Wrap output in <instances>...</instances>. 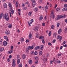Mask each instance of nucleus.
Returning a JSON list of instances; mask_svg holds the SVG:
<instances>
[{
  "mask_svg": "<svg viewBox=\"0 0 67 67\" xmlns=\"http://www.w3.org/2000/svg\"><path fill=\"white\" fill-rule=\"evenodd\" d=\"M57 63H58V64L60 63V61H58L57 62Z\"/></svg>",
  "mask_w": 67,
  "mask_h": 67,
  "instance_id": "obj_54",
  "label": "nucleus"
},
{
  "mask_svg": "<svg viewBox=\"0 0 67 67\" xmlns=\"http://www.w3.org/2000/svg\"><path fill=\"white\" fill-rule=\"evenodd\" d=\"M43 16L42 15L40 16V21H41L43 20Z\"/></svg>",
  "mask_w": 67,
  "mask_h": 67,
  "instance_id": "obj_11",
  "label": "nucleus"
},
{
  "mask_svg": "<svg viewBox=\"0 0 67 67\" xmlns=\"http://www.w3.org/2000/svg\"><path fill=\"white\" fill-rule=\"evenodd\" d=\"M31 49V46H29L28 47V49L29 50H30Z\"/></svg>",
  "mask_w": 67,
  "mask_h": 67,
  "instance_id": "obj_36",
  "label": "nucleus"
},
{
  "mask_svg": "<svg viewBox=\"0 0 67 67\" xmlns=\"http://www.w3.org/2000/svg\"><path fill=\"white\" fill-rule=\"evenodd\" d=\"M26 9V7H25L23 8V10H25Z\"/></svg>",
  "mask_w": 67,
  "mask_h": 67,
  "instance_id": "obj_55",
  "label": "nucleus"
},
{
  "mask_svg": "<svg viewBox=\"0 0 67 67\" xmlns=\"http://www.w3.org/2000/svg\"><path fill=\"white\" fill-rule=\"evenodd\" d=\"M65 22L66 23H67V19H65Z\"/></svg>",
  "mask_w": 67,
  "mask_h": 67,
  "instance_id": "obj_64",
  "label": "nucleus"
},
{
  "mask_svg": "<svg viewBox=\"0 0 67 67\" xmlns=\"http://www.w3.org/2000/svg\"><path fill=\"white\" fill-rule=\"evenodd\" d=\"M11 4L10 3L9 4V7H11Z\"/></svg>",
  "mask_w": 67,
  "mask_h": 67,
  "instance_id": "obj_60",
  "label": "nucleus"
},
{
  "mask_svg": "<svg viewBox=\"0 0 67 67\" xmlns=\"http://www.w3.org/2000/svg\"><path fill=\"white\" fill-rule=\"evenodd\" d=\"M65 32H67V28H66L65 29Z\"/></svg>",
  "mask_w": 67,
  "mask_h": 67,
  "instance_id": "obj_59",
  "label": "nucleus"
},
{
  "mask_svg": "<svg viewBox=\"0 0 67 67\" xmlns=\"http://www.w3.org/2000/svg\"><path fill=\"white\" fill-rule=\"evenodd\" d=\"M17 32H18V33H20V30H19V29H18L17 30Z\"/></svg>",
  "mask_w": 67,
  "mask_h": 67,
  "instance_id": "obj_61",
  "label": "nucleus"
},
{
  "mask_svg": "<svg viewBox=\"0 0 67 67\" xmlns=\"http://www.w3.org/2000/svg\"><path fill=\"white\" fill-rule=\"evenodd\" d=\"M20 59H18L17 60V64L18 65L20 64Z\"/></svg>",
  "mask_w": 67,
  "mask_h": 67,
  "instance_id": "obj_20",
  "label": "nucleus"
},
{
  "mask_svg": "<svg viewBox=\"0 0 67 67\" xmlns=\"http://www.w3.org/2000/svg\"><path fill=\"white\" fill-rule=\"evenodd\" d=\"M29 37L30 39H31L32 38V34H29Z\"/></svg>",
  "mask_w": 67,
  "mask_h": 67,
  "instance_id": "obj_21",
  "label": "nucleus"
},
{
  "mask_svg": "<svg viewBox=\"0 0 67 67\" xmlns=\"http://www.w3.org/2000/svg\"><path fill=\"white\" fill-rule=\"evenodd\" d=\"M59 24H59V23H58L57 24V27H59Z\"/></svg>",
  "mask_w": 67,
  "mask_h": 67,
  "instance_id": "obj_34",
  "label": "nucleus"
},
{
  "mask_svg": "<svg viewBox=\"0 0 67 67\" xmlns=\"http://www.w3.org/2000/svg\"><path fill=\"white\" fill-rule=\"evenodd\" d=\"M19 67H22V64L21 63H20L19 64Z\"/></svg>",
  "mask_w": 67,
  "mask_h": 67,
  "instance_id": "obj_32",
  "label": "nucleus"
},
{
  "mask_svg": "<svg viewBox=\"0 0 67 67\" xmlns=\"http://www.w3.org/2000/svg\"><path fill=\"white\" fill-rule=\"evenodd\" d=\"M13 51L12 50H10L9 52H8V54H11L12 53H13Z\"/></svg>",
  "mask_w": 67,
  "mask_h": 67,
  "instance_id": "obj_17",
  "label": "nucleus"
},
{
  "mask_svg": "<svg viewBox=\"0 0 67 67\" xmlns=\"http://www.w3.org/2000/svg\"><path fill=\"white\" fill-rule=\"evenodd\" d=\"M22 57L23 59H25V58H26V56H25V54H23Z\"/></svg>",
  "mask_w": 67,
  "mask_h": 67,
  "instance_id": "obj_13",
  "label": "nucleus"
},
{
  "mask_svg": "<svg viewBox=\"0 0 67 67\" xmlns=\"http://www.w3.org/2000/svg\"><path fill=\"white\" fill-rule=\"evenodd\" d=\"M5 34L6 35H9L10 34V31L8 30H7L5 32Z\"/></svg>",
  "mask_w": 67,
  "mask_h": 67,
  "instance_id": "obj_9",
  "label": "nucleus"
},
{
  "mask_svg": "<svg viewBox=\"0 0 67 67\" xmlns=\"http://www.w3.org/2000/svg\"><path fill=\"white\" fill-rule=\"evenodd\" d=\"M66 17V16L65 15H58L57 17V20H58V19H59L60 18H62V19H63V18H65V17Z\"/></svg>",
  "mask_w": 67,
  "mask_h": 67,
  "instance_id": "obj_2",
  "label": "nucleus"
},
{
  "mask_svg": "<svg viewBox=\"0 0 67 67\" xmlns=\"http://www.w3.org/2000/svg\"><path fill=\"white\" fill-rule=\"evenodd\" d=\"M38 62V60H36V61L35 62V64H37Z\"/></svg>",
  "mask_w": 67,
  "mask_h": 67,
  "instance_id": "obj_46",
  "label": "nucleus"
},
{
  "mask_svg": "<svg viewBox=\"0 0 67 67\" xmlns=\"http://www.w3.org/2000/svg\"><path fill=\"white\" fill-rule=\"evenodd\" d=\"M42 51H40L39 52V54L40 55H42Z\"/></svg>",
  "mask_w": 67,
  "mask_h": 67,
  "instance_id": "obj_29",
  "label": "nucleus"
},
{
  "mask_svg": "<svg viewBox=\"0 0 67 67\" xmlns=\"http://www.w3.org/2000/svg\"><path fill=\"white\" fill-rule=\"evenodd\" d=\"M9 58H10V59L11 58H12V55H10L9 56Z\"/></svg>",
  "mask_w": 67,
  "mask_h": 67,
  "instance_id": "obj_48",
  "label": "nucleus"
},
{
  "mask_svg": "<svg viewBox=\"0 0 67 67\" xmlns=\"http://www.w3.org/2000/svg\"><path fill=\"white\" fill-rule=\"evenodd\" d=\"M8 44V42L5 41H4L3 42V45L4 46H6Z\"/></svg>",
  "mask_w": 67,
  "mask_h": 67,
  "instance_id": "obj_6",
  "label": "nucleus"
},
{
  "mask_svg": "<svg viewBox=\"0 0 67 67\" xmlns=\"http://www.w3.org/2000/svg\"><path fill=\"white\" fill-rule=\"evenodd\" d=\"M63 46H61L60 48V49H62L63 48Z\"/></svg>",
  "mask_w": 67,
  "mask_h": 67,
  "instance_id": "obj_57",
  "label": "nucleus"
},
{
  "mask_svg": "<svg viewBox=\"0 0 67 67\" xmlns=\"http://www.w3.org/2000/svg\"><path fill=\"white\" fill-rule=\"evenodd\" d=\"M59 10H60V9L58 8L56 9V10L57 11H59Z\"/></svg>",
  "mask_w": 67,
  "mask_h": 67,
  "instance_id": "obj_56",
  "label": "nucleus"
},
{
  "mask_svg": "<svg viewBox=\"0 0 67 67\" xmlns=\"http://www.w3.org/2000/svg\"><path fill=\"white\" fill-rule=\"evenodd\" d=\"M51 14H52V18L54 19L55 16H54V14L53 12H52L51 13Z\"/></svg>",
  "mask_w": 67,
  "mask_h": 67,
  "instance_id": "obj_16",
  "label": "nucleus"
},
{
  "mask_svg": "<svg viewBox=\"0 0 67 67\" xmlns=\"http://www.w3.org/2000/svg\"><path fill=\"white\" fill-rule=\"evenodd\" d=\"M48 7L47 6V5H46V9H48Z\"/></svg>",
  "mask_w": 67,
  "mask_h": 67,
  "instance_id": "obj_63",
  "label": "nucleus"
},
{
  "mask_svg": "<svg viewBox=\"0 0 67 67\" xmlns=\"http://www.w3.org/2000/svg\"><path fill=\"white\" fill-rule=\"evenodd\" d=\"M24 41V38H22L21 41L22 42H23Z\"/></svg>",
  "mask_w": 67,
  "mask_h": 67,
  "instance_id": "obj_51",
  "label": "nucleus"
},
{
  "mask_svg": "<svg viewBox=\"0 0 67 67\" xmlns=\"http://www.w3.org/2000/svg\"><path fill=\"white\" fill-rule=\"evenodd\" d=\"M19 5V3L17 1L16 3V7H18V5Z\"/></svg>",
  "mask_w": 67,
  "mask_h": 67,
  "instance_id": "obj_23",
  "label": "nucleus"
},
{
  "mask_svg": "<svg viewBox=\"0 0 67 67\" xmlns=\"http://www.w3.org/2000/svg\"><path fill=\"white\" fill-rule=\"evenodd\" d=\"M44 48V46L43 45H41L40 46V49L41 50H42V49H43V48Z\"/></svg>",
  "mask_w": 67,
  "mask_h": 67,
  "instance_id": "obj_8",
  "label": "nucleus"
},
{
  "mask_svg": "<svg viewBox=\"0 0 67 67\" xmlns=\"http://www.w3.org/2000/svg\"><path fill=\"white\" fill-rule=\"evenodd\" d=\"M34 31L36 32L38 31V28L37 27H35L34 29Z\"/></svg>",
  "mask_w": 67,
  "mask_h": 67,
  "instance_id": "obj_14",
  "label": "nucleus"
},
{
  "mask_svg": "<svg viewBox=\"0 0 67 67\" xmlns=\"http://www.w3.org/2000/svg\"><path fill=\"white\" fill-rule=\"evenodd\" d=\"M35 12H37V11H38V8H37L36 7V8L35 9Z\"/></svg>",
  "mask_w": 67,
  "mask_h": 67,
  "instance_id": "obj_25",
  "label": "nucleus"
},
{
  "mask_svg": "<svg viewBox=\"0 0 67 67\" xmlns=\"http://www.w3.org/2000/svg\"><path fill=\"white\" fill-rule=\"evenodd\" d=\"M55 41H56V40H53L52 41V43H55Z\"/></svg>",
  "mask_w": 67,
  "mask_h": 67,
  "instance_id": "obj_43",
  "label": "nucleus"
},
{
  "mask_svg": "<svg viewBox=\"0 0 67 67\" xmlns=\"http://www.w3.org/2000/svg\"><path fill=\"white\" fill-rule=\"evenodd\" d=\"M51 29H54V26L52 25L51 26Z\"/></svg>",
  "mask_w": 67,
  "mask_h": 67,
  "instance_id": "obj_38",
  "label": "nucleus"
},
{
  "mask_svg": "<svg viewBox=\"0 0 67 67\" xmlns=\"http://www.w3.org/2000/svg\"><path fill=\"white\" fill-rule=\"evenodd\" d=\"M26 53H29V50H27V48H26Z\"/></svg>",
  "mask_w": 67,
  "mask_h": 67,
  "instance_id": "obj_37",
  "label": "nucleus"
},
{
  "mask_svg": "<svg viewBox=\"0 0 67 67\" xmlns=\"http://www.w3.org/2000/svg\"><path fill=\"white\" fill-rule=\"evenodd\" d=\"M42 41L43 44H44V43H45V41H44V39H42Z\"/></svg>",
  "mask_w": 67,
  "mask_h": 67,
  "instance_id": "obj_26",
  "label": "nucleus"
},
{
  "mask_svg": "<svg viewBox=\"0 0 67 67\" xmlns=\"http://www.w3.org/2000/svg\"><path fill=\"white\" fill-rule=\"evenodd\" d=\"M25 3L26 4H29V2H26Z\"/></svg>",
  "mask_w": 67,
  "mask_h": 67,
  "instance_id": "obj_62",
  "label": "nucleus"
},
{
  "mask_svg": "<svg viewBox=\"0 0 67 67\" xmlns=\"http://www.w3.org/2000/svg\"><path fill=\"white\" fill-rule=\"evenodd\" d=\"M4 8H7V5L6 3L4 4Z\"/></svg>",
  "mask_w": 67,
  "mask_h": 67,
  "instance_id": "obj_24",
  "label": "nucleus"
},
{
  "mask_svg": "<svg viewBox=\"0 0 67 67\" xmlns=\"http://www.w3.org/2000/svg\"><path fill=\"white\" fill-rule=\"evenodd\" d=\"M30 47L31 48V49H32L34 48V47L33 45H32L31 46H30Z\"/></svg>",
  "mask_w": 67,
  "mask_h": 67,
  "instance_id": "obj_41",
  "label": "nucleus"
},
{
  "mask_svg": "<svg viewBox=\"0 0 67 67\" xmlns=\"http://www.w3.org/2000/svg\"><path fill=\"white\" fill-rule=\"evenodd\" d=\"M35 55H37V51H36L34 53Z\"/></svg>",
  "mask_w": 67,
  "mask_h": 67,
  "instance_id": "obj_40",
  "label": "nucleus"
},
{
  "mask_svg": "<svg viewBox=\"0 0 67 67\" xmlns=\"http://www.w3.org/2000/svg\"><path fill=\"white\" fill-rule=\"evenodd\" d=\"M48 44V45H50V46L52 45V44H51V43L50 42H49Z\"/></svg>",
  "mask_w": 67,
  "mask_h": 67,
  "instance_id": "obj_42",
  "label": "nucleus"
},
{
  "mask_svg": "<svg viewBox=\"0 0 67 67\" xmlns=\"http://www.w3.org/2000/svg\"><path fill=\"white\" fill-rule=\"evenodd\" d=\"M62 29L60 28L58 30V34H60L62 33Z\"/></svg>",
  "mask_w": 67,
  "mask_h": 67,
  "instance_id": "obj_10",
  "label": "nucleus"
},
{
  "mask_svg": "<svg viewBox=\"0 0 67 67\" xmlns=\"http://www.w3.org/2000/svg\"><path fill=\"white\" fill-rule=\"evenodd\" d=\"M4 39H7L8 38V37L7 36H5L4 37Z\"/></svg>",
  "mask_w": 67,
  "mask_h": 67,
  "instance_id": "obj_27",
  "label": "nucleus"
},
{
  "mask_svg": "<svg viewBox=\"0 0 67 67\" xmlns=\"http://www.w3.org/2000/svg\"><path fill=\"white\" fill-rule=\"evenodd\" d=\"M8 27L9 28H11L12 27V25L11 24H9L8 26Z\"/></svg>",
  "mask_w": 67,
  "mask_h": 67,
  "instance_id": "obj_31",
  "label": "nucleus"
},
{
  "mask_svg": "<svg viewBox=\"0 0 67 67\" xmlns=\"http://www.w3.org/2000/svg\"><path fill=\"white\" fill-rule=\"evenodd\" d=\"M42 38H44V37L43 36H41L39 38V39L41 40V39H42Z\"/></svg>",
  "mask_w": 67,
  "mask_h": 67,
  "instance_id": "obj_30",
  "label": "nucleus"
},
{
  "mask_svg": "<svg viewBox=\"0 0 67 67\" xmlns=\"http://www.w3.org/2000/svg\"><path fill=\"white\" fill-rule=\"evenodd\" d=\"M29 16H31L32 15V12H29Z\"/></svg>",
  "mask_w": 67,
  "mask_h": 67,
  "instance_id": "obj_35",
  "label": "nucleus"
},
{
  "mask_svg": "<svg viewBox=\"0 0 67 67\" xmlns=\"http://www.w3.org/2000/svg\"><path fill=\"white\" fill-rule=\"evenodd\" d=\"M17 58H20V55H17Z\"/></svg>",
  "mask_w": 67,
  "mask_h": 67,
  "instance_id": "obj_47",
  "label": "nucleus"
},
{
  "mask_svg": "<svg viewBox=\"0 0 67 67\" xmlns=\"http://www.w3.org/2000/svg\"><path fill=\"white\" fill-rule=\"evenodd\" d=\"M34 54V51H32L31 53V54L32 55V54Z\"/></svg>",
  "mask_w": 67,
  "mask_h": 67,
  "instance_id": "obj_58",
  "label": "nucleus"
},
{
  "mask_svg": "<svg viewBox=\"0 0 67 67\" xmlns=\"http://www.w3.org/2000/svg\"><path fill=\"white\" fill-rule=\"evenodd\" d=\"M29 62L30 64H31L32 63V60H29Z\"/></svg>",
  "mask_w": 67,
  "mask_h": 67,
  "instance_id": "obj_18",
  "label": "nucleus"
},
{
  "mask_svg": "<svg viewBox=\"0 0 67 67\" xmlns=\"http://www.w3.org/2000/svg\"><path fill=\"white\" fill-rule=\"evenodd\" d=\"M3 13H1L0 14V19H2V16H3Z\"/></svg>",
  "mask_w": 67,
  "mask_h": 67,
  "instance_id": "obj_19",
  "label": "nucleus"
},
{
  "mask_svg": "<svg viewBox=\"0 0 67 67\" xmlns=\"http://www.w3.org/2000/svg\"><path fill=\"white\" fill-rule=\"evenodd\" d=\"M64 7L65 8H67V4H64Z\"/></svg>",
  "mask_w": 67,
  "mask_h": 67,
  "instance_id": "obj_44",
  "label": "nucleus"
},
{
  "mask_svg": "<svg viewBox=\"0 0 67 67\" xmlns=\"http://www.w3.org/2000/svg\"><path fill=\"white\" fill-rule=\"evenodd\" d=\"M15 60L14 59H13V62L12 63V66L13 67L15 66Z\"/></svg>",
  "mask_w": 67,
  "mask_h": 67,
  "instance_id": "obj_3",
  "label": "nucleus"
},
{
  "mask_svg": "<svg viewBox=\"0 0 67 67\" xmlns=\"http://www.w3.org/2000/svg\"><path fill=\"white\" fill-rule=\"evenodd\" d=\"M45 24L44 23H43L42 24V26H45Z\"/></svg>",
  "mask_w": 67,
  "mask_h": 67,
  "instance_id": "obj_53",
  "label": "nucleus"
},
{
  "mask_svg": "<svg viewBox=\"0 0 67 67\" xmlns=\"http://www.w3.org/2000/svg\"><path fill=\"white\" fill-rule=\"evenodd\" d=\"M3 51H4V48H0V53L2 52Z\"/></svg>",
  "mask_w": 67,
  "mask_h": 67,
  "instance_id": "obj_12",
  "label": "nucleus"
},
{
  "mask_svg": "<svg viewBox=\"0 0 67 67\" xmlns=\"http://www.w3.org/2000/svg\"><path fill=\"white\" fill-rule=\"evenodd\" d=\"M35 60H38V58L37 57H35Z\"/></svg>",
  "mask_w": 67,
  "mask_h": 67,
  "instance_id": "obj_22",
  "label": "nucleus"
},
{
  "mask_svg": "<svg viewBox=\"0 0 67 67\" xmlns=\"http://www.w3.org/2000/svg\"><path fill=\"white\" fill-rule=\"evenodd\" d=\"M64 47H67V44H65L63 45Z\"/></svg>",
  "mask_w": 67,
  "mask_h": 67,
  "instance_id": "obj_50",
  "label": "nucleus"
},
{
  "mask_svg": "<svg viewBox=\"0 0 67 67\" xmlns=\"http://www.w3.org/2000/svg\"><path fill=\"white\" fill-rule=\"evenodd\" d=\"M59 38H60L59 39V41H61L62 39V37L61 36H60L59 35H58L57 37V39H59Z\"/></svg>",
  "mask_w": 67,
  "mask_h": 67,
  "instance_id": "obj_7",
  "label": "nucleus"
},
{
  "mask_svg": "<svg viewBox=\"0 0 67 67\" xmlns=\"http://www.w3.org/2000/svg\"><path fill=\"white\" fill-rule=\"evenodd\" d=\"M3 18V19H5L6 21H9V15L8 14V13H7L5 14H4Z\"/></svg>",
  "mask_w": 67,
  "mask_h": 67,
  "instance_id": "obj_1",
  "label": "nucleus"
},
{
  "mask_svg": "<svg viewBox=\"0 0 67 67\" xmlns=\"http://www.w3.org/2000/svg\"><path fill=\"white\" fill-rule=\"evenodd\" d=\"M28 24L29 26H31V24H32V23H31L30 21H29L28 23Z\"/></svg>",
  "mask_w": 67,
  "mask_h": 67,
  "instance_id": "obj_28",
  "label": "nucleus"
},
{
  "mask_svg": "<svg viewBox=\"0 0 67 67\" xmlns=\"http://www.w3.org/2000/svg\"><path fill=\"white\" fill-rule=\"evenodd\" d=\"M67 43V41H64L63 43L62 44V45H64V44H65V43Z\"/></svg>",
  "mask_w": 67,
  "mask_h": 67,
  "instance_id": "obj_39",
  "label": "nucleus"
},
{
  "mask_svg": "<svg viewBox=\"0 0 67 67\" xmlns=\"http://www.w3.org/2000/svg\"><path fill=\"white\" fill-rule=\"evenodd\" d=\"M11 12H9V14H10V17H11L12 16H11V14L12 15H13V14L14 13V10H13L11 9Z\"/></svg>",
  "mask_w": 67,
  "mask_h": 67,
  "instance_id": "obj_5",
  "label": "nucleus"
},
{
  "mask_svg": "<svg viewBox=\"0 0 67 67\" xmlns=\"http://www.w3.org/2000/svg\"><path fill=\"white\" fill-rule=\"evenodd\" d=\"M51 34H52V33H51V31H50L49 32V36L51 35Z\"/></svg>",
  "mask_w": 67,
  "mask_h": 67,
  "instance_id": "obj_33",
  "label": "nucleus"
},
{
  "mask_svg": "<svg viewBox=\"0 0 67 67\" xmlns=\"http://www.w3.org/2000/svg\"><path fill=\"white\" fill-rule=\"evenodd\" d=\"M13 46H12L11 47V50H12L13 49Z\"/></svg>",
  "mask_w": 67,
  "mask_h": 67,
  "instance_id": "obj_45",
  "label": "nucleus"
},
{
  "mask_svg": "<svg viewBox=\"0 0 67 67\" xmlns=\"http://www.w3.org/2000/svg\"><path fill=\"white\" fill-rule=\"evenodd\" d=\"M33 20H34L33 19H31L30 21V22L31 23H32V22H33Z\"/></svg>",
  "mask_w": 67,
  "mask_h": 67,
  "instance_id": "obj_49",
  "label": "nucleus"
},
{
  "mask_svg": "<svg viewBox=\"0 0 67 67\" xmlns=\"http://www.w3.org/2000/svg\"><path fill=\"white\" fill-rule=\"evenodd\" d=\"M32 5L33 7H35L36 4V3L35 2V0H32Z\"/></svg>",
  "mask_w": 67,
  "mask_h": 67,
  "instance_id": "obj_4",
  "label": "nucleus"
},
{
  "mask_svg": "<svg viewBox=\"0 0 67 67\" xmlns=\"http://www.w3.org/2000/svg\"><path fill=\"white\" fill-rule=\"evenodd\" d=\"M40 48V47L39 46H37L35 48V50H37Z\"/></svg>",
  "mask_w": 67,
  "mask_h": 67,
  "instance_id": "obj_15",
  "label": "nucleus"
},
{
  "mask_svg": "<svg viewBox=\"0 0 67 67\" xmlns=\"http://www.w3.org/2000/svg\"><path fill=\"white\" fill-rule=\"evenodd\" d=\"M29 41H30L29 40H27L26 41V43H27V42H29Z\"/></svg>",
  "mask_w": 67,
  "mask_h": 67,
  "instance_id": "obj_52",
  "label": "nucleus"
}]
</instances>
